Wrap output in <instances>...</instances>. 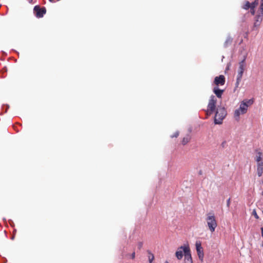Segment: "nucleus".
Instances as JSON below:
<instances>
[{"mask_svg": "<svg viewBox=\"0 0 263 263\" xmlns=\"http://www.w3.org/2000/svg\"><path fill=\"white\" fill-rule=\"evenodd\" d=\"M253 103V101L249 100L248 101H242L240 104L239 108L235 110L234 112V117L236 120L238 121L239 120V116L240 115L245 114L247 112L248 107L249 105Z\"/></svg>", "mask_w": 263, "mask_h": 263, "instance_id": "f257e3e1", "label": "nucleus"}, {"mask_svg": "<svg viewBox=\"0 0 263 263\" xmlns=\"http://www.w3.org/2000/svg\"><path fill=\"white\" fill-rule=\"evenodd\" d=\"M205 221L209 230L211 233H213L217 227V222L214 214L213 212L207 213Z\"/></svg>", "mask_w": 263, "mask_h": 263, "instance_id": "f03ea898", "label": "nucleus"}, {"mask_svg": "<svg viewBox=\"0 0 263 263\" xmlns=\"http://www.w3.org/2000/svg\"><path fill=\"white\" fill-rule=\"evenodd\" d=\"M227 114V110L224 107L218 106L215 115V123L216 124H221L222 120L225 118Z\"/></svg>", "mask_w": 263, "mask_h": 263, "instance_id": "7ed1b4c3", "label": "nucleus"}, {"mask_svg": "<svg viewBox=\"0 0 263 263\" xmlns=\"http://www.w3.org/2000/svg\"><path fill=\"white\" fill-rule=\"evenodd\" d=\"M246 58H244L241 62L239 63V68L238 70V74L237 76L236 82L235 83V87H238L239 83L241 80V78L246 67L245 63Z\"/></svg>", "mask_w": 263, "mask_h": 263, "instance_id": "20e7f679", "label": "nucleus"}, {"mask_svg": "<svg viewBox=\"0 0 263 263\" xmlns=\"http://www.w3.org/2000/svg\"><path fill=\"white\" fill-rule=\"evenodd\" d=\"M217 100L214 96H211L209 101L208 109L206 111L207 116H210L215 111Z\"/></svg>", "mask_w": 263, "mask_h": 263, "instance_id": "39448f33", "label": "nucleus"}, {"mask_svg": "<svg viewBox=\"0 0 263 263\" xmlns=\"http://www.w3.org/2000/svg\"><path fill=\"white\" fill-rule=\"evenodd\" d=\"M180 249H183L184 253V263H193L190 247L187 246H181Z\"/></svg>", "mask_w": 263, "mask_h": 263, "instance_id": "423d86ee", "label": "nucleus"}, {"mask_svg": "<svg viewBox=\"0 0 263 263\" xmlns=\"http://www.w3.org/2000/svg\"><path fill=\"white\" fill-rule=\"evenodd\" d=\"M33 11L37 17L41 18L43 17L44 15L46 13V9L45 7L41 8L40 6L36 5L34 6Z\"/></svg>", "mask_w": 263, "mask_h": 263, "instance_id": "0eeeda50", "label": "nucleus"}, {"mask_svg": "<svg viewBox=\"0 0 263 263\" xmlns=\"http://www.w3.org/2000/svg\"><path fill=\"white\" fill-rule=\"evenodd\" d=\"M196 251H197V254H198L199 259L201 261H203L204 253H203V249L201 247L200 242H196Z\"/></svg>", "mask_w": 263, "mask_h": 263, "instance_id": "6e6552de", "label": "nucleus"}, {"mask_svg": "<svg viewBox=\"0 0 263 263\" xmlns=\"http://www.w3.org/2000/svg\"><path fill=\"white\" fill-rule=\"evenodd\" d=\"M225 77L223 75H220L216 77L214 79V83L216 85V87L223 85L225 83Z\"/></svg>", "mask_w": 263, "mask_h": 263, "instance_id": "1a4fd4ad", "label": "nucleus"}, {"mask_svg": "<svg viewBox=\"0 0 263 263\" xmlns=\"http://www.w3.org/2000/svg\"><path fill=\"white\" fill-rule=\"evenodd\" d=\"M257 174L259 177L263 174V162L257 163Z\"/></svg>", "mask_w": 263, "mask_h": 263, "instance_id": "9d476101", "label": "nucleus"}, {"mask_svg": "<svg viewBox=\"0 0 263 263\" xmlns=\"http://www.w3.org/2000/svg\"><path fill=\"white\" fill-rule=\"evenodd\" d=\"M262 21V17L260 15H257L255 17V22L254 23L253 29L258 28Z\"/></svg>", "mask_w": 263, "mask_h": 263, "instance_id": "9b49d317", "label": "nucleus"}, {"mask_svg": "<svg viewBox=\"0 0 263 263\" xmlns=\"http://www.w3.org/2000/svg\"><path fill=\"white\" fill-rule=\"evenodd\" d=\"M223 91V90L219 89L218 87H215L213 88V92L216 95V96L219 98H220L221 97V96Z\"/></svg>", "mask_w": 263, "mask_h": 263, "instance_id": "f8f14e48", "label": "nucleus"}, {"mask_svg": "<svg viewBox=\"0 0 263 263\" xmlns=\"http://www.w3.org/2000/svg\"><path fill=\"white\" fill-rule=\"evenodd\" d=\"M183 249H180V248H178V250L176 251L175 254L176 257L178 259H181L183 257Z\"/></svg>", "mask_w": 263, "mask_h": 263, "instance_id": "ddd939ff", "label": "nucleus"}, {"mask_svg": "<svg viewBox=\"0 0 263 263\" xmlns=\"http://www.w3.org/2000/svg\"><path fill=\"white\" fill-rule=\"evenodd\" d=\"M262 153L260 152H258L257 154V155L255 157V160L257 162V163L259 162H263V161L262 160Z\"/></svg>", "mask_w": 263, "mask_h": 263, "instance_id": "4468645a", "label": "nucleus"}, {"mask_svg": "<svg viewBox=\"0 0 263 263\" xmlns=\"http://www.w3.org/2000/svg\"><path fill=\"white\" fill-rule=\"evenodd\" d=\"M191 140V137L189 135H187L186 136L184 137L181 141V143L183 145L186 144L188 142H190Z\"/></svg>", "mask_w": 263, "mask_h": 263, "instance_id": "2eb2a0df", "label": "nucleus"}, {"mask_svg": "<svg viewBox=\"0 0 263 263\" xmlns=\"http://www.w3.org/2000/svg\"><path fill=\"white\" fill-rule=\"evenodd\" d=\"M147 253H148V261L149 262V263H152L153 261L154 260V254L149 251H147Z\"/></svg>", "mask_w": 263, "mask_h": 263, "instance_id": "dca6fc26", "label": "nucleus"}, {"mask_svg": "<svg viewBox=\"0 0 263 263\" xmlns=\"http://www.w3.org/2000/svg\"><path fill=\"white\" fill-rule=\"evenodd\" d=\"M251 8V3L249 1H245L242 8L245 10H248Z\"/></svg>", "mask_w": 263, "mask_h": 263, "instance_id": "f3484780", "label": "nucleus"}, {"mask_svg": "<svg viewBox=\"0 0 263 263\" xmlns=\"http://www.w3.org/2000/svg\"><path fill=\"white\" fill-rule=\"evenodd\" d=\"M258 4V2L257 0H255L254 2L251 3V7L255 8Z\"/></svg>", "mask_w": 263, "mask_h": 263, "instance_id": "a211bd4d", "label": "nucleus"}, {"mask_svg": "<svg viewBox=\"0 0 263 263\" xmlns=\"http://www.w3.org/2000/svg\"><path fill=\"white\" fill-rule=\"evenodd\" d=\"M259 9L261 11V14L263 16V0H261Z\"/></svg>", "mask_w": 263, "mask_h": 263, "instance_id": "6ab92c4d", "label": "nucleus"}, {"mask_svg": "<svg viewBox=\"0 0 263 263\" xmlns=\"http://www.w3.org/2000/svg\"><path fill=\"white\" fill-rule=\"evenodd\" d=\"M252 214L254 216V217H255L256 219H258L259 218L258 215H257L255 210H254L253 212H252Z\"/></svg>", "mask_w": 263, "mask_h": 263, "instance_id": "aec40b11", "label": "nucleus"}, {"mask_svg": "<svg viewBox=\"0 0 263 263\" xmlns=\"http://www.w3.org/2000/svg\"><path fill=\"white\" fill-rule=\"evenodd\" d=\"M138 248L140 250L143 247V242H139L137 244Z\"/></svg>", "mask_w": 263, "mask_h": 263, "instance_id": "412c9836", "label": "nucleus"}, {"mask_svg": "<svg viewBox=\"0 0 263 263\" xmlns=\"http://www.w3.org/2000/svg\"><path fill=\"white\" fill-rule=\"evenodd\" d=\"M250 12L252 15H254L255 14V8L251 7L250 8Z\"/></svg>", "mask_w": 263, "mask_h": 263, "instance_id": "4be33fe9", "label": "nucleus"}, {"mask_svg": "<svg viewBox=\"0 0 263 263\" xmlns=\"http://www.w3.org/2000/svg\"><path fill=\"white\" fill-rule=\"evenodd\" d=\"M179 136V132H176L173 135L171 136L172 138L177 137Z\"/></svg>", "mask_w": 263, "mask_h": 263, "instance_id": "5701e85b", "label": "nucleus"}, {"mask_svg": "<svg viewBox=\"0 0 263 263\" xmlns=\"http://www.w3.org/2000/svg\"><path fill=\"white\" fill-rule=\"evenodd\" d=\"M231 42H232V40L230 39H229L228 40H227L226 41L225 44L231 43Z\"/></svg>", "mask_w": 263, "mask_h": 263, "instance_id": "b1692460", "label": "nucleus"}, {"mask_svg": "<svg viewBox=\"0 0 263 263\" xmlns=\"http://www.w3.org/2000/svg\"><path fill=\"white\" fill-rule=\"evenodd\" d=\"M230 204V199L229 198L227 201V206L229 207Z\"/></svg>", "mask_w": 263, "mask_h": 263, "instance_id": "393cba45", "label": "nucleus"}, {"mask_svg": "<svg viewBox=\"0 0 263 263\" xmlns=\"http://www.w3.org/2000/svg\"><path fill=\"white\" fill-rule=\"evenodd\" d=\"M131 257H132V259H134L135 258V252H133L132 253Z\"/></svg>", "mask_w": 263, "mask_h": 263, "instance_id": "a878e982", "label": "nucleus"}, {"mask_svg": "<svg viewBox=\"0 0 263 263\" xmlns=\"http://www.w3.org/2000/svg\"><path fill=\"white\" fill-rule=\"evenodd\" d=\"M60 0H49L51 3H55L56 1H60Z\"/></svg>", "mask_w": 263, "mask_h": 263, "instance_id": "bb28decb", "label": "nucleus"}, {"mask_svg": "<svg viewBox=\"0 0 263 263\" xmlns=\"http://www.w3.org/2000/svg\"><path fill=\"white\" fill-rule=\"evenodd\" d=\"M261 236L263 237V227L261 228Z\"/></svg>", "mask_w": 263, "mask_h": 263, "instance_id": "cd10ccee", "label": "nucleus"}, {"mask_svg": "<svg viewBox=\"0 0 263 263\" xmlns=\"http://www.w3.org/2000/svg\"><path fill=\"white\" fill-rule=\"evenodd\" d=\"M28 2L30 4L32 3L33 0H27Z\"/></svg>", "mask_w": 263, "mask_h": 263, "instance_id": "c85d7f7f", "label": "nucleus"}, {"mask_svg": "<svg viewBox=\"0 0 263 263\" xmlns=\"http://www.w3.org/2000/svg\"><path fill=\"white\" fill-rule=\"evenodd\" d=\"M165 263H169V262H167V261H166Z\"/></svg>", "mask_w": 263, "mask_h": 263, "instance_id": "c756f323", "label": "nucleus"}]
</instances>
